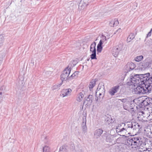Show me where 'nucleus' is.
I'll use <instances>...</instances> for the list:
<instances>
[{
	"label": "nucleus",
	"mask_w": 152,
	"mask_h": 152,
	"mask_svg": "<svg viewBox=\"0 0 152 152\" xmlns=\"http://www.w3.org/2000/svg\"><path fill=\"white\" fill-rule=\"evenodd\" d=\"M121 130V129H120V128H119V126H118L116 128V131L117 132H118L120 134Z\"/></svg>",
	"instance_id": "obj_40"
},
{
	"label": "nucleus",
	"mask_w": 152,
	"mask_h": 152,
	"mask_svg": "<svg viewBox=\"0 0 152 152\" xmlns=\"http://www.w3.org/2000/svg\"><path fill=\"white\" fill-rule=\"evenodd\" d=\"M92 0H84L86 2H87V3L88 4L89 2H90Z\"/></svg>",
	"instance_id": "obj_45"
},
{
	"label": "nucleus",
	"mask_w": 152,
	"mask_h": 152,
	"mask_svg": "<svg viewBox=\"0 0 152 152\" xmlns=\"http://www.w3.org/2000/svg\"><path fill=\"white\" fill-rule=\"evenodd\" d=\"M123 45L122 44H118L113 49L112 54L115 57L117 56L119 54V52L122 49Z\"/></svg>",
	"instance_id": "obj_6"
},
{
	"label": "nucleus",
	"mask_w": 152,
	"mask_h": 152,
	"mask_svg": "<svg viewBox=\"0 0 152 152\" xmlns=\"http://www.w3.org/2000/svg\"><path fill=\"white\" fill-rule=\"evenodd\" d=\"M46 74H50L51 73V72L50 71H47L45 72Z\"/></svg>",
	"instance_id": "obj_48"
},
{
	"label": "nucleus",
	"mask_w": 152,
	"mask_h": 152,
	"mask_svg": "<svg viewBox=\"0 0 152 152\" xmlns=\"http://www.w3.org/2000/svg\"><path fill=\"white\" fill-rule=\"evenodd\" d=\"M140 75H135L130 76L129 80L130 81V85H134V86H137L140 83Z\"/></svg>",
	"instance_id": "obj_3"
},
{
	"label": "nucleus",
	"mask_w": 152,
	"mask_h": 152,
	"mask_svg": "<svg viewBox=\"0 0 152 152\" xmlns=\"http://www.w3.org/2000/svg\"><path fill=\"white\" fill-rule=\"evenodd\" d=\"M88 5V4L84 0H81L79 4L78 9L79 10H83Z\"/></svg>",
	"instance_id": "obj_11"
},
{
	"label": "nucleus",
	"mask_w": 152,
	"mask_h": 152,
	"mask_svg": "<svg viewBox=\"0 0 152 152\" xmlns=\"http://www.w3.org/2000/svg\"><path fill=\"white\" fill-rule=\"evenodd\" d=\"M32 63H33V65H34V62H32Z\"/></svg>",
	"instance_id": "obj_54"
},
{
	"label": "nucleus",
	"mask_w": 152,
	"mask_h": 152,
	"mask_svg": "<svg viewBox=\"0 0 152 152\" xmlns=\"http://www.w3.org/2000/svg\"><path fill=\"white\" fill-rule=\"evenodd\" d=\"M152 31V29H151L150 31L149 32H148V34H147V37H150L151 36V31Z\"/></svg>",
	"instance_id": "obj_43"
},
{
	"label": "nucleus",
	"mask_w": 152,
	"mask_h": 152,
	"mask_svg": "<svg viewBox=\"0 0 152 152\" xmlns=\"http://www.w3.org/2000/svg\"><path fill=\"white\" fill-rule=\"evenodd\" d=\"M120 135L122 134V136H126L125 135H127L128 133L126 131V130L125 128H123L121 129V131L120 132Z\"/></svg>",
	"instance_id": "obj_22"
},
{
	"label": "nucleus",
	"mask_w": 152,
	"mask_h": 152,
	"mask_svg": "<svg viewBox=\"0 0 152 152\" xmlns=\"http://www.w3.org/2000/svg\"><path fill=\"white\" fill-rule=\"evenodd\" d=\"M109 25L111 27H112V26L113 27V23H111L110 22V23H109Z\"/></svg>",
	"instance_id": "obj_49"
},
{
	"label": "nucleus",
	"mask_w": 152,
	"mask_h": 152,
	"mask_svg": "<svg viewBox=\"0 0 152 152\" xmlns=\"http://www.w3.org/2000/svg\"><path fill=\"white\" fill-rule=\"evenodd\" d=\"M49 139V137L47 136H46L45 137V139L46 140H48Z\"/></svg>",
	"instance_id": "obj_50"
},
{
	"label": "nucleus",
	"mask_w": 152,
	"mask_h": 152,
	"mask_svg": "<svg viewBox=\"0 0 152 152\" xmlns=\"http://www.w3.org/2000/svg\"><path fill=\"white\" fill-rule=\"evenodd\" d=\"M96 81L97 80L96 79L92 80L90 82L89 86V88L91 91L92 90L93 88L95 85Z\"/></svg>",
	"instance_id": "obj_20"
},
{
	"label": "nucleus",
	"mask_w": 152,
	"mask_h": 152,
	"mask_svg": "<svg viewBox=\"0 0 152 152\" xmlns=\"http://www.w3.org/2000/svg\"><path fill=\"white\" fill-rule=\"evenodd\" d=\"M126 131L127 132L128 134H131V133L134 130L136 129L135 128H130L128 127H125Z\"/></svg>",
	"instance_id": "obj_27"
},
{
	"label": "nucleus",
	"mask_w": 152,
	"mask_h": 152,
	"mask_svg": "<svg viewBox=\"0 0 152 152\" xmlns=\"http://www.w3.org/2000/svg\"><path fill=\"white\" fill-rule=\"evenodd\" d=\"M120 87L119 86L117 85L113 87L109 91L110 94L112 96L114 95L115 93L118 92Z\"/></svg>",
	"instance_id": "obj_10"
},
{
	"label": "nucleus",
	"mask_w": 152,
	"mask_h": 152,
	"mask_svg": "<svg viewBox=\"0 0 152 152\" xmlns=\"http://www.w3.org/2000/svg\"><path fill=\"white\" fill-rule=\"evenodd\" d=\"M72 90L70 88L64 89L61 91L62 96L63 97L70 95Z\"/></svg>",
	"instance_id": "obj_14"
},
{
	"label": "nucleus",
	"mask_w": 152,
	"mask_h": 152,
	"mask_svg": "<svg viewBox=\"0 0 152 152\" xmlns=\"http://www.w3.org/2000/svg\"><path fill=\"white\" fill-rule=\"evenodd\" d=\"M105 92V90L104 88H101V89L99 90H96V96H97L99 95V98L97 97V99H96V101H97L98 99H100L101 98H103Z\"/></svg>",
	"instance_id": "obj_7"
},
{
	"label": "nucleus",
	"mask_w": 152,
	"mask_h": 152,
	"mask_svg": "<svg viewBox=\"0 0 152 152\" xmlns=\"http://www.w3.org/2000/svg\"><path fill=\"white\" fill-rule=\"evenodd\" d=\"M43 150V152H50V148L48 146H45L44 147Z\"/></svg>",
	"instance_id": "obj_32"
},
{
	"label": "nucleus",
	"mask_w": 152,
	"mask_h": 152,
	"mask_svg": "<svg viewBox=\"0 0 152 152\" xmlns=\"http://www.w3.org/2000/svg\"><path fill=\"white\" fill-rule=\"evenodd\" d=\"M118 126H119V128L120 127H121V124H119V125H118Z\"/></svg>",
	"instance_id": "obj_52"
},
{
	"label": "nucleus",
	"mask_w": 152,
	"mask_h": 152,
	"mask_svg": "<svg viewBox=\"0 0 152 152\" xmlns=\"http://www.w3.org/2000/svg\"><path fill=\"white\" fill-rule=\"evenodd\" d=\"M97 54H98L99 53H100L102 52V47L97 45Z\"/></svg>",
	"instance_id": "obj_33"
},
{
	"label": "nucleus",
	"mask_w": 152,
	"mask_h": 152,
	"mask_svg": "<svg viewBox=\"0 0 152 152\" xmlns=\"http://www.w3.org/2000/svg\"><path fill=\"white\" fill-rule=\"evenodd\" d=\"M122 124H124V125L125 127H128L130 128H135L136 126L135 125H133V124L132 122H128L127 123L125 124L123 123Z\"/></svg>",
	"instance_id": "obj_24"
},
{
	"label": "nucleus",
	"mask_w": 152,
	"mask_h": 152,
	"mask_svg": "<svg viewBox=\"0 0 152 152\" xmlns=\"http://www.w3.org/2000/svg\"><path fill=\"white\" fill-rule=\"evenodd\" d=\"M152 63V60H148L147 59H146L144 61L142 66L145 68L150 67L151 66Z\"/></svg>",
	"instance_id": "obj_15"
},
{
	"label": "nucleus",
	"mask_w": 152,
	"mask_h": 152,
	"mask_svg": "<svg viewBox=\"0 0 152 152\" xmlns=\"http://www.w3.org/2000/svg\"><path fill=\"white\" fill-rule=\"evenodd\" d=\"M70 68H69L68 66L63 71L62 73L60 76L61 79L62 81H66V80H68V76L70 72Z\"/></svg>",
	"instance_id": "obj_4"
},
{
	"label": "nucleus",
	"mask_w": 152,
	"mask_h": 152,
	"mask_svg": "<svg viewBox=\"0 0 152 152\" xmlns=\"http://www.w3.org/2000/svg\"><path fill=\"white\" fill-rule=\"evenodd\" d=\"M77 72H75L70 76L68 77L69 80H71L73 79L76 78L77 77Z\"/></svg>",
	"instance_id": "obj_26"
},
{
	"label": "nucleus",
	"mask_w": 152,
	"mask_h": 152,
	"mask_svg": "<svg viewBox=\"0 0 152 152\" xmlns=\"http://www.w3.org/2000/svg\"><path fill=\"white\" fill-rule=\"evenodd\" d=\"M92 53L91 55V58L92 59H96V52H93Z\"/></svg>",
	"instance_id": "obj_36"
},
{
	"label": "nucleus",
	"mask_w": 152,
	"mask_h": 152,
	"mask_svg": "<svg viewBox=\"0 0 152 152\" xmlns=\"http://www.w3.org/2000/svg\"><path fill=\"white\" fill-rule=\"evenodd\" d=\"M118 100L121 101L123 103H125L127 101V99L126 98L121 99H118Z\"/></svg>",
	"instance_id": "obj_41"
},
{
	"label": "nucleus",
	"mask_w": 152,
	"mask_h": 152,
	"mask_svg": "<svg viewBox=\"0 0 152 152\" xmlns=\"http://www.w3.org/2000/svg\"><path fill=\"white\" fill-rule=\"evenodd\" d=\"M147 83H148L147 86V87H148V89H149V88H150V89H151V91L152 90V76L149 77V80H148V81H147Z\"/></svg>",
	"instance_id": "obj_21"
},
{
	"label": "nucleus",
	"mask_w": 152,
	"mask_h": 152,
	"mask_svg": "<svg viewBox=\"0 0 152 152\" xmlns=\"http://www.w3.org/2000/svg\"><path fill=\"white\" fill-rule=\"evenodd\" d=\"M62 84V83H60V84H57L53 86L52 87V90H54L58 88Z\"/></svg>",
	"instance_id": "obj_29"
},
{
	"label": "nucleus",
	"mask_w": 152,
	"mask_h": 152,
	"mask_svg": "<svg viewBox=\"0 0 152 152\" xmlns=\"http://www.w3.org/2000/svg\"><path fill=\"white\" fill-rule=\"evenodd\" d=\"M104 42H103L102 41V40H100V41L99 44H98V45L100 46H102V45L103 44Z\"/></svg>",
	"instance_id": "obj_42"
},
{
	"label": "nucleus",
	"mask_w": 152,
	"mask_h": 152,
	"mask_svg": "<svg viewBox=\"0 0 152 152\" xmlns=\"http://www.w3.org/2000/svg\"><path fill=\"white\" fill-rule=\"evenodd\" d=\"M83 97L84 95L82 93L80 92L77 95L76 100L78 102H80L83 99Z\"/></svg>",
	"instance_id": "obj_25"
},
{
	"label": "nucleus",
	"mask_w": 152,
	"mask_h": 152,
	"mask_svg": "<svg viewBox=\"0 0 152 152\" xmlns=\"http://www.w3.org/2000/svg\"><path fill=\"white\" fill-rule=\"evenodd\" d=\"M4 40V38L3 36L1 35H0V46L2 45Z\"/></svg>",
	"instance_id": "obj_37"
},
{
	"label": "nucleus",
	"mask_w": 152,
	"mask_h": 152,
	"mask_svg": "<svg viewBox=\"0 0 152 152\" xmlns=\"http://www.w3.org/2000/svg\"><path fill=\"white\" fill-rule=\"evenodd\" d=\"M132 39H131L130 37L129 38V37H128L127 38V41L128 42H130V41H131V40H132Z\"/></svg>",
	"instance_id": "obj_44"
},
{
	"label": "nucleus",
	"mask_w": 152,
	"mask_h": 152,
	"mask_svg": "<svg viewBox=\"0 0 152 152\" xmlns=\"http://www.w3.org/2000/svg\"><path fill=\"white\" fill-rule=\"evenodd\" d=\"M144 149H141L139 151V152H152L151 150H148L147 148H144Z\"/></svg>",
	"instance_id": "obj_35"
},
{
	"label": "nucleus",
	"mask_w": 152,
	"mask_h": 152,
	"mask_svg": "<svg viewBox=\"0 0 152 152\" xmlns=\"http://www.w3.org/2000/svg\"><path fill=\"white\" fill-rule=\"evenodd\" d=\"M103 132V130L101 129H99L96 130L94 132V136L96 139H98L100 137Z\"/></svg>",
	"instance_id": "obj_13"
},
{
	"label": "nucleus",
	"mask_w": 152,
	"mask_h": 152,
	"mask_svg": "<svg viewBox=\"0 0 152 152\" xmlns=\"http://www.w3.org/2000/svg\"><path fill=\"white\" fill-rule=\"evenodd\" d=\"M135 35L134 34L132 33H131L129 36L128 37H129V38L131 39H133L135 37Z\"/></svg>",
	"instance_id": "obj_38"
},
{
	"label": "nucleus",
	"mask_w": 152,
	"mask_h": 152,
	"mask_svg": "<svg viewBox=\"0 0 152 152\" xmlns=\"http://www.w3.org/2000/svg\"><path fill=\"white\" fill-rule=\"evenodd\" d=\"M136 66L132 62L128 63L126 65V69L128 71L133 69Z\"/></svg>",
	"instance_id": "obj_12"
},
{
	"label": "nucleus",
	"mask_w": 152,
	"mask_h": 152,
	"mask_svg": "<svg viewBox=\"0 0 152 152\" xmlns=\"http://www.w3.org/2000/svg\"><path fill=\"white\" fill-rule=\"evenodd\" d=\"M96 43L95 42H93L91 45L90 51L92 52H96Z\"/></svg>",
	"instance_id": "obj_23"
},
{
	"label": "nucleus",
	"mask_w": 152,
	"mask_h": 152,
	"mask_svg": "<svg viewBox=\"0 0 152 152\" xmlns=\"http://www.w3.org/2000/svg\"><path fill=\"white\" fill-rule=\"evenodd\" d=\"M86 115H84L83 117L82 127L83 132L84 133L86 132L87 131V128L86 126Z\"/></svg>",
	"instance_id": "obj_9"
},
{
	"label": "nucleus",
	"mask_w": 152,
	"mask_h": 152,
	"mask_svg": "<svg viewBox=\"0 0 152 152\" xmlns=\"http://www.w3.org/2000/svg\"><path fill=\"white\" fill-rule=\"evenodd\" d=\"M141 115H143V114H146V113L145 112H144V111H142L141 112Z\"/></svg>",
	"instance_id": "obj_46"
},
{
	"label": "nucleus",
	"mask_w": 152,
	"mask_h": 152,
	"mask_svg": "<svg viewBox=\"0 0 152 152\" xmlns=\"http://www.w3.org/2000/svg\"><path fill=\"white\" fill-rule=\"evenodd\" d=\"M115 121L114 118H112L110 116L105 119V123L107 124L110 125L114 123Z\"/></svg>",
	"instance_id": "obj_17"
},
{
	"label": "nucleus",
	"mask_w": 152,
	"mask_h": 152,
	"mask_svg": "<svg viewBox=\"0 0 152 152\" xmlns=\"http://www.w3.org/2000/svg\"><path fill=\"white\" fill-rule=\"evenodd\" d=\"M5 88L4 86L0 87V103L3 100V94L4 93Z\"/></svg>",
	"instance_id": "obj_18"
},
{
	"label": "nucleus",
	"mask_w": 152,
	"mask_h": 152,
	"mask_svg": "<svg viewBox=\"0 0 152 152\" xmlns=\"http://www.w3.org/2000/svg\"><path fill=\"white\" fill-rule=\"evenodd\" d=\"M143 116L145 117H147V118H148L147 116L146 115V114H143Z\"/></svg>",
	"instance_id": "obj_51"
},
{
	"label": "nucleus",
	"mask_w": 152,
	"mask_h": 152,
	"mask_svg": "<svg viewBox=\"0 0 152 152\" xmlns=\"http://www.w3.org/2000/svg\"><path fill=\"white\" fill-rule=\"evenodd\" d=\"M148 106L152 104V99L150 98H146Z\"/></svg>",
	"instance_id": "obj_34"
},
{
	"label": "nucleus",
	"mask_w": 152,
	"mask_h": 152,
	"mask_svg": "<svg viewBox=\"0 0 152 152\" xmlns=\"http://www.w3.org/2000/svg\"><path fill=\"white\" fill-rule=\"evenodd\" d=\"M150 73H147L144 74L140 75V82L144 86H147L148 83L146 82L149 80Z\"/></svg>",
	"instance_id": "obj_5"
},
{
	"label": "nucleus",
	"mask_w": 152,
	"mask_h": 152,
	"mask_svg": "<svg viewBox=\"0 0 152 152\" xmlns=\"http://www.w3.org/2000/svg\"><path fill=\"white\" fill-rule=\"evenodd\" d=\"M68 149V146L66 145H64L60 147L58 152H67Z\"/></svg>",
	"instance_id": "obj_19"
},
{
	"label": "nucleus",
	"mask_w": 152,
	"mask_h": 152,
	"mask_svg": "<svg viewBox=\"0 0 152 152\" xmlns=\"http://www.w3.org/2000/svg\"><path fill=\"white\" fill-rule=\"evenodd\" d=\"M101 88H104V84L102 82L100 83L99 84L96 90H99L101 89Z\"/></svg>",
	"instance_id": "obj_31"
},
{
	"label": "nucleus",
	"mask_w": 152,
	"mask_h": 152,
	"mask_svg": "<svg viewBox=\"0 0 152 152\" xmlns=\"http://www.w3.org/2000/svg\"><path fill=\"white\" fill-rule=\"evenodd\" d=\"M151 135L152 136V132H151Z\"/></svg>",
	"instance_id": "obj_53"
},
{
	"label": "nucleus",
	"mask_w": 152,
	"mask_h": 152,
	"mask_svg": "<svg viewBox=\"0 0 152 152\" xmlns=\"http://www.w3.org/2000/svg\"><path fill=\"white\" fill-rule=\"evenodd\" d=\"M121 31V28H119L116 31V32L118 31L119 32H120Z\"/></svg>",
	"instance_id": "obj_47"
},
{
	"label": "nucleus",
	"mask_w": 152,
	"mask_h": 152,
	"mask_svg": "<svg viewBox=\"0 0 152 152\" xmlns=\"http://www.w3.org/2000/svg\"><path fill=\"white\" fill-rule=\"evenodd\" d=\"M101 38H102L101 40H102V41L103 42H104L105 41L107 40L106 37L104 35H102Z\"/></svg>",
	"instance_id": "obj_39"
},
{
	"label": "nucleus",
	"mask_w": 152,
	"mask_h": 152,
	"mask_svg": "<svg viewBox=\"0 0 152 152\" xmlns=\"http://www.w3.org/2000/svg\"><path fill=\"white\" fill-rule=\"evenodd\" d=\"M93 98L92 95H89L87 98H85L84 101V104L88 106L91 105Z\"/></svg>",
	"instance_id": "obj_8"
},
{
	"label": "nucleus",
	"mask_w": 152,
	"mask_h": 152,
	"mask_svg": "<svg viewBox=\"0 0 152 152\" xmlns=\"http://www.w3.org/2000/svg\"><path fill=\"white\" fill-rule=\"evenodd\" d=\"M148 87L144 86L142 84H139V86H138L136 88L134 89V93L136 94H144L146 93H149L151 91L150 88L148 89Z\"/></svg>",
	"instance_id": "obj_2"
},
{
	"label": "nucleus",
	"mask_w": 152,
	"mask_h": 152,
	"mask_svg": "<svg viewBox=\"0 0 152 152\" xmlns=\"http://www.w3.org/2000/svg\"><path fill=\"white\" fill-rule=\"evenodd\" d=\"M141 138L139 137H137L133 136L130 138H129L127 140V142L129 145L132 146V148L137 149L138 146L141 145Z\"/></svg>",
	"instance_id": "obj_1"
},
{
	"label": "nucleus",
	"mask_w": 152,
	"mask_h": 152,
	"mask_svg": "<svg viewBox=\"0 0 152 152\" xmlns=\"http://www.w3.org/2000/svg\"><path fill=\"white\" fill-rule=\"evenodd\" d=\"M146 99H144L139 100L140 102L139 103V106L140 108H143L146 106H148L147 101H146Z\"/></svg>",
	"instance_id": "obj_16"
},
{
	"label": "nucleus",
	"mask_w": 152,
	"mask_h": 152,
	"mask_svg": "<svg viewBox=\"0 0 152 152\" xmlns=\"http://www.w3.org/2000/svg\"><path fill=\"white\" fill-rule=\"evenodd\" d=\"M110 23H113V27L117 26L119 24V22L117 19H115L114 20H112L110 21Z\"/></svg>",
	"instance_id": "obj_30"
},
{
	"label": "nucleus",
	"mask_w": 152,
	"mask_h": 152,
	"mask_svg": "<svg viewBox=\"0 0 152 152\" xmlns=\"http://www.w3.org/2000/svg\"><path fill=\"white\" fill-rule=\"evenodd\" d=\"M143 58L142 56H137L134 58V60L136 61L139 62L142 60Z\"/></svg>",
	"instance_id": "obj_28"
}]
</instances>
